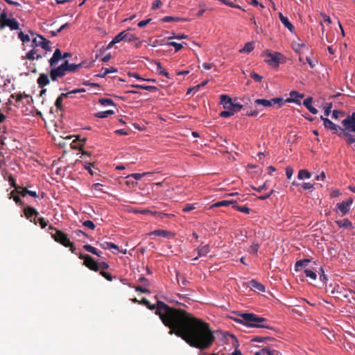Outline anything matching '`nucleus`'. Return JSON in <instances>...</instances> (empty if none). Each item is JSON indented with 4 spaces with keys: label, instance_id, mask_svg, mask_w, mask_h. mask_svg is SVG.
Wrapping results in <instances>:
<instances>
[{
    "label": "nucleus",
    "instance_id": "35",
    "mask_svg": "<svg viewBox=\"0 0 355 355\" xmlns=\"http://www.w3.org/2000/svg\"><path fill=\"white\" fill-rule=\"evenodd\" d=\"M311 177V173L306 169L300 170L298 172L297 178L300 180H303L304 178L308 179V178H310Z\"/></svg>",
    "mask_w": 355,
    "mask_h": 355
},
{
    "label": "nucleus",
    "instance_id": "60",
    "mask_svg": "<svg viewBox=\"0 0 355 355\" xmlns=\"http://www.w3.org/2000/svg\"><path fill=\"white\" fill-rule=\"evenodd\" d=\"M24 59H27L29 60H36L35 55H34V53L31 50L29 51L25 57H23Z\"/></svg>",
    "mask_w": 355,
    "mask_h": 355
},
{
    "label": "nucleus",
    "instance_id": "32",
    "mask_svg": "<svg viewBox=\"0 0 355 355\" xmlns=\"http://www.w3.org/2000/svg\"><path fill=\"white\" fill-rule=\"evenodd\" d=\"M64 98H67V94H60L55 102V105L58 110H62V101Z\"/></svg>",
    "mask_w": 355,
    "mask_h": 355
},
{
    "label": "nucleus",
    "instance_id": "30",
    "mask_svg": "<svg viewBox=\"0 0 355 355\" xmlns=\"http://www.w3.org/2000/svg\"><path fill=\"white\" fill-rule=\"evenodd\" d=\"M100 246L105 250L114 249L116 250H119V247L116 245H115L114 243H110V242L105 241V242L101 243Z\"/></svg>",
    "mask_w": 355,
    "mask_h": 355
},
{
    "label": "nucleus",
    "instance_id": "40",
    "mask_svg": "<svg viewBox=\"0 0 355 355\" xmlns=\"http://www.w3.org/2000/svg\"><path fill=\"white\" fill-rule=\"evenodd\" d=\"M162 21L164 22H171V21H184V19L177 17H171V16H166L162 19Z\"/></svg>",
    "mask_w": 355,
    "mask_h": 355
},
{
    "label": "nucleus",
    "instance_id": "14",
    "mask_svg": "<svg viewBox=\"0 0 355 355\" xmlns=\"http://www.w3.org/2000/svg\"><path fill=\"white\" fill-rule=\"evenodd\" d=\"M63 64H65L67 66V67H65V68H66V72L67 73L68 72H75L80 68L83 67L85 64V62H82L78 64H70L69 62V61L66 60L63 62Z\"/></svg>",
    "mask_w": 355,
    "mask_h": 355
},
{
    "label": "nucleus",
    "instance_id": "63",
    "mask_svg": "<svg viewBox=\"0 0 355 355\" xmlns=\"http://www.w3.org/2000/svg\"><path fill=\"white\" fill-rule=\"evenodd\" d=\"M37 220L42 228L46 227L48 225V221L46 220L43 217L39 218Z\"/></svg>",
    "mask_w": 355,
    "mask_h": 355
},
{
    "label": "nucleus",
    "instance_id": "36",
    "mask_svg": "<svg viewBox=\"0 0 355 355\" xmlns=\"http://www.w3.org/2000/svg\"><path fill=\"white\" fill-rule=\"evenodd\" d=\"M116 72V69L114 67L110 68H102L101 70V73L98 75L99 77H105L107 74L110 73H115Z\"/></svg>",
    "mask_w": 355,
    "mask_h": 355
},
{
    "label": "nucleus",
    "instance_id": "48",
    "mask_svg": "<svg viewBox=\"0 0 355 355\" xmlns=\"http://www.w3.org/2000/svg\"><path fill=\"white\" fill-rule=\"evenodd\" d=\"M259 248V245L258 243H253L251 246L250 247L248 252L250 253L257 254L258 252V250Z\"/></svg>",
    "mask_w": 355,
    "mask_h": 355
},
{
    "label": "nucleus",
    "instance_id": "54",
    "mask_svg": "<svg viewBox=\"0 0 355 355\" xmlns=\"http://www.w3.org/2000/svg\"><path fill=\"white\" fill-rule=\"evenodd\" d=\"M234 114L230 110H225L220 113V116L224 118L230 117Z\"/></svg>",
    "mask_w": 355,
    "mask_h": 355
},
{
    "label": "nucleus",
    "instance_id": "1",
    "mask_svg": "<svg viewBox=\"0 0 355 355\" xmlns=\"http://www.w3.org/2000/svg\"><path fill=\"white\" fill-rule=\"evenodd\" d=\"M147 307L150 310L155 309V314L170 329V334L180 337L191 347L206 348L214 340L209 323L185 310L171 307L159 300L156 305L150 303Z\"/></svg>",
    "mask_w": 355,
    "mask_h": 355
},
{
    "label": "nucleus",
    "instance_id": "7",
    "mask_svg": "<svg viewBox=\"0 0 355 355\" xmlns=\"http://www.w3.org/2000/svg\"><path fill=\"white\" fill-rule=\"evenodd\" d=\"M6 26H8L11 30H18L19 24L16 19L8 18L7 13L3 10L0 15V28Z\"/></svg>",
    "mask_w": 355,
    "mask_h": 355
},
{
    "label": "nucleus",
    "instance_id": "46",
    "mask_svg": "<svg viewBox=\"0 0 355 355\" xmlns=\"http://www.w3.org/2000/svg\"><path fill=\"white\" fill-rule=\"evenodd\" d=\"M151 173H150V172H146V173H132L131 175H129L128 177H132L136 180H139L141 178H143L147 175H150Z\"/></svg>",
    "mask_w": 355,
    "mask_h": 355
},
{
    "label": "nucleus",
    "instance_id": "23",
    "mask_svg": "<svg viewBox=\"0 0 355 355\" xmlns=\"http://www.w3.org/2000/svg\"><path fill=\"white\" fill-rule=\"evenodd\" d=\"M149 235L159 236L164 238H168L172 235L171 232L164 230H155L149 233Z\"/></svg>",
    "mask_w": 355,
    "mask_h": 355
},
{
    "label": "nucleus",
    "instance_id": "33",
    "mask_svg": "<svg viewBox=\"0 0 355 355\" xmlns=\"http://www.w3.org/2000/svg\"><path fill=\"white\" fill-rule=\"evenodd\" d=\"M236 203V200H221L217 202H215L213 205L214 207H220L223 206H228L230 205H232V206Z\"/></svg>",
    "mask_w": 355,
    "mask_h": 355
},
{
    "label": "nucleus",
    "instance_id": "10",
    "mask_svg": "<svg viewBox=\"0 0 355 355\" xmlns=\"http://www.w3.org/2000/svg\"><path fill=\"white\" fill-rule=\"evenodd\" d=\"M79 258L84 260L83 264L89 269L94 271H98V263L89 254H80Z\"/></svg>",
    "mask_w": 355,
    "mask_h": 355
},
{
    "label": "nucleus",
    "instance_id": "16",
    "mask_svg": "<svg viewBox=\"0 0 355 355\" xmlns=\"http://www.w3.org/2000/svg\"><path fill=\"white\" fill-rule=\"evenodd\" d=\"M329 289L331 295H342L345 288L338 284H330Z\"/></svg>",
    "mask_w": 355,
    "mask_h": 355
},
{
    "label": "nucleus",
    "instance_id": "43",
    "mask_svg": "<svg viewBox=\"0 0 355 355\" xmlns=\"http://www.w3.org/2000/svg\"><path fill=\"white\" fill-rule=\"evenodd\" d=\"M8 180L10 184V186L12 187H14L15 188V190L17 192L19 191V189H20L21 188V186H18L16 184V182H15V178H13V176L12 175H10L8 176Z\"/></svg>",
    "mask_w": 355,
    "mask_h": 355
},
{
    "label": "nucleus",
    "instance_id": "9",
    "mask_svg": "<svg viewBox=\"0 0 355 355\" xmlns=\"http://www.w3.org/2000/svg\"><path fill=\"white\" fill-rule=\"evenodd\" d=\"M266 60L265 61L270 66L277 67L281 62V60L284 58L282 53L278 52L271 53L267 51L265 53Z\"/></svg>",
    "mask_w": 355,
    "mask_h": 355
},
{
    "label": "nucleus",
    "instance_id": "31",
    "mask_svg": "<svg viewBox=\"0 0 355 355\" xmlns=\"http://www.w3.org/2000/svg\"><path fill=\"white\" fill-rule=\"evenodd\" d=\"M17 193V191L15 190H13L12 191H11V193L9 194V198L11 199L12 198L13 200L19 205L20 206H23L24 205V203L23 202L21 201V198H19V196L18 195H16L15 193Z\"/></svg>",
    "mask_w": 355,
    "mask_h": 355
},
{
    "label": "nucleus",
    "instance_id": "28",
    "mask_svg": "<svg viewBox=\"0 0 355 355\" xmlns=\"http://www.w3.org/2000/svg\"><path fill=\"white\" fill-rule=\"evenodd\" d=\"M33 49L31 51L35 55L36 60H40L46 55L44 51H41L38 47L31 46Z\"/></svg>",
    "mask_w": 355,
    "mask_h": 355
},
{
    "label": "nucleus",
    "instance_id": "2",
    "mask_svg": "<svg viewBox=\"0 0 355 355\" xmlns=\"http://www.w3.org/2000/svg\"><path fill=\"white\" fill-rule=\"evenodd\" d=\"M320 119L323 121L325 128L334 131V133H337L339 130L340 133L343 135L347 144H355V111L342 121L341 123L343 128L334 123L331 120L322 116H320Z\"/></svg>",
    "mask_w": 355,
    "mask_h": 355
},
{
    "label": "nucleus",
    "instance_id": "53",
    "mask_svg": "<svg viewBox=\"0 0 355 355\" xmlns=\"http://www.w3.org/2000/svg\"><path fill=\"white\" fill-rule=\"evenodd\" d=\"M273 338L271 337H261V336H256L254 338L252 339V341L254 342H263L266 340H272Z\"/></svg>",
    "mask_w": 355,
    "mask_h": 355
},
{
    "label": "nucleus",
    "instance_id": "11",
    "mask_svg": "<svg viewBox=\"0 0 355 355\" xmlns=\"http://www.w3.org/2000/svg\"><path fill=\"white\" fill-rule=\"evenodd\" d=\"M71 56L70 53H64L63 55L60 49H56L54 51L53 56L50 58L49 62V66H53L55 64H58L59 61L61 60L65 59Z\"/></svg>",
    "mask_w": 355,
    "mask_h": 355
},
{
    "label": "nucleus",
    "instance_id": "15",
    "mask_svg": "<svg viewBox=\"0 0 355 355\" xmlns=\"http://www.w3.org/2000/svg\"><path fill=\"white\" fill-rule=\"evenodd\" d=\"M304 96V94H300L296 91H291L290 92V98L285 100V102H295L300 104L299 98H302Z\"/></svg>",
    "mask_w": 355,
    "mask_h": 355
},
{
    "label": "nucleus",
    "instance_id": "62",
    "mask_svg": "<svg viewBox=\"0 0 355 355\" xmlns=\"http://www.w3.org/2000/svg\"><path fill=\"white\" fill-rule=\"evenodd\" d=\"M100 274H101V275H102L103 277H105L107 280H108L110 282L113 280V277L109 272H107L105 271H101Z\"/></svg>",
    "mask_w": 355,
    "mask_h": 355
},
{
    "label": "nucleus",
    "instance_id": "61",
    "mask_svg": "<svg viewBox=\"0 0 355 355\" xmlns=\"http://www.w3.org/2000/svg\"><path fill=\"white\" fill-rule=\"evenodd\" d=\"M162 6V2L161 0H155L152 5V10H157L159 8Z\"/></svg>",
    "mask_w": 355,
    "mask_h": 355
},
{
    "label": "nucleus",
    "instance_id": "44",
    "mask_svg": "<svg viewBox=\"0 0 355 355\" xmlns=\"http://www.w3.org/2000/svg\"><path fill=\"white\" fill-rule=\"evenodd\" d=\"M262 111H263L262 108H259V107L256 108L255 107V109L253 110H250V111L248 110L245 113V115L249 116H257L259 114V113Z\"/></svg>",
    "mask_w": 355,
    "mask_h": 355
},
{
    "label": "nucleus",
    "instance_id": "21",
    "mask_svg": "<svg viewBox=\"0 0 355 355\" xmlns=\"http://www.w3.org/2000/svg\"><path fill=\"white\" fill-rule=\"evenodd\" d=\"M339 227H344L349 230H353L354 225L347 218H344L340 220H336L335 222Z\"/></svg>",
    "mask_w": 355,
    "mask_h": 355
},
{
    "label": "nucleus",
    "instance_id": "42",
    "mask_svg": "<svg viewBox=\"0 0 355 355\" xmlns=\"http://www.w3.org/2000/svg\"><path fill=\"white\" fill-rule=\"evenodd\" d=\"M114 114V111L113 110H107V111H104V112H98L95 114V116L96 117H98V118H106L107 116H109L110 115H112Z\"/></svg>",
    "mask_w": 355,
    "mask_h": 355
},
{
    "label": "nucleus",
    "instance_id": "47",
    "mask_svg": "<svg viewBox=\"0 0 355 355\" xmlns=\"http://www.w3.org/2000/svg\"><path fill=\"white\" fill-rule=\"evenodd\" d=\"M168 46H173L175 48V52L179 51L183 47L182 44L178 43L175 42H169L167 44Z\"/></svg>",
    "mask_w": 355,
    "mask_h": 355
},
{
    "label": "nucleus",
    "instance_id": "34",
    "mask_svg": "<svg viewBox=\"0 0 355 355\" xmlns=\"http://www.w3.org/2000/svg\"><path fill=\"white\" fill-rule=\"evenodd\" d=\"M156 66H157V72L159 74L162 75L167 78H170L169 73L162 67L160 62H156Z\"/></svg>",
    "mask_w": 355,
    "mask_h": 355
},
{
    "label": "nucleus",
    "instance_id": "58",
    "mask_svg": "<svg viewBox=\"0 0 355 355\" xmlns=\"http://www.w3.org/2000/svg\"><path fill=\"white\" fill-rule=\"evenodd\" d=\"M250 77L256 82H261L263 77L255 72L250 73Z\"/></svg>",
    "mask_w": 355,
    "mask_h": 355
},
{
    "label": "nucleus",
    "instance_id": "20",
    "mask_svg": "<svg viewBox=\"0 0 355 355\" xmlns=\"http://www.w3.org/2000/svg\"><path fill=\"white\" fill-rule=\"evenodd\" d=\"M49 76L46 73H41L37 80L40 88H43L46 85H49Z\"/></svg>",
    "mask_w": 355,
    "mask_h": 355
},
{
    "label": "nucleus",
    "instance_id": "41",
    "mask_svg": "<svg viewBox=\"0 0 355 355\" xmlns=\"http://www.w3.org/2000/svg\"><path fill=\"white\" fill-rule=\"evenodd\" d=\"M98 102L103 106L114 105V101L110 98H102L99 99Z\"/></svg>",
    "mask_w": 355,
    "mask_h": 355
},
{
    "label": "nucleus",
    "instance_id": "57",
    "mask_svg": "<svg viewBox=\"0 0 355 355\" xmlns=\"http://www.w3.org/2000/svg\"><path fill=\"white\" fill-rule=\"evenodd\" d=\"M332 108V103H328L325 104L324 106V115L328 116L331 112V110Z\"/></svg>",
    "mask_w": 355,
    "mask_h": 355
},
{
    "label": "nucleus",
    "instance_id": "17",
    "mask_svg": "<svg viewBox=\"0 0 355 355\" xmlns=\"http://www.w3.org/2000/svg\"><path fill=\"white\" fill-rule=\"evenodd\" d=\"M196 250L198 251V256L193 259V261L197 260L200 257L206 256L210 251L209 246L208 245H200Z\"/></svg>",
    "mask_w": 355,
    "mask_h": 355
},
{
    "label": "nucleus",
    "instance_id": "12",
    "mask_svg": "<svg viewBox=\"0 0 355 355\" xmlns=\"http://www.w3.org/2000/svg\"><path fill=\"white\" fill-rule=\"evenodd\" d=\"M352 203L353 200L352 198H349L345 201H343L342 202L336 204V207L341 212L342 216H345L347 214Z\"/></svg>",
    "mask_w": 355,
    "mask_h": 355
},
{
    "label": "nucleus",
    "instance_id": "50",
    "mask_svg": "<svg viewBox=\"0 0 355 355\" xmlns=\"http://www.w3.org/2000/svg\"><path fill=\"white\" fill-rule=\"evenodd\" d=\"M83 248L86 251L91 252L94 254H97V250L94 247L92 246L91 245H89V244L84 245Z\"/></svg>",
    "mask_w": 355,
    "mask_h": 355
},
{
    "label": "nucleus",
    "instance_id": "3",
    "mask_svg": "<svg viewBox=\"0 0 355 355\" xmlns=\"http://www.w3.org/2000/svg\"><path fill=\"white\" fill-rule=\"evenodd\" d=\"M240 316L241 317V319L235 320L238 322L244 324L251 327L266 328L270 329H272V327L263 324L266 321L265 318L258 316L254 313H241Z\"/></svg>",
    "mask_w": 355,
    "mask_h": 355
},
{
    "label": "nucleus",
    "instance_id": "39",
    "mask_svg": "<svg viewBox=\"0 0 355 355\" xmlns=\"http://www.w3.org/2000/svg\"><path fill=\"white\" fill-rule=\"evenodd\" d=\"M304 273L305 274L306 277L311 278L312 280H315L317 278V275L315 271L312 270L309 268H305L304 270Z\"/></svg>",
    "mask_w": 355,
    "mask_h": 355
},
{
    "label": "nucleus",
    "instance_id": "37",
    "mask_svg": "<svg viewBox=\"0 0 355 355\" xmlns=\"http://www.w3.org/2000/svg\"><path fill=\"white\" fill-rule=\"evenodd\" d=\"M233 208L239 211H241V212H243V213H245V214H250V209L249 207H248L247 206H240V205H238L236 203H234V205H233Z\"/></svg>",
    "mask_w": 355,
    "mask_h": 355
},
{
    "label": "nucleus",
    "instance_id": "45",
    "mask_svg": "<svg viewBox=\"0 0 355 355\" xmlns=\"http://www.w3.org/2000/svg\"><path fill=\"white\" fill-rule=\"evenodd\" d=\"M270 101L272 106H273L275 104H277L279 107H282V105L284 104V102H285L283 98H274L270 99Z\"/></svg>",
    "mask_w": 355,
    "mask_h": 355
},
{
    "label": "nucleus",
    "instance_id": "5",
    "mask_svg": "<svg viewBox=\"0 0 355 355\" xmlns=\"http://www.w3.org/2000/svg\"><path fill=\"white\" fill-rule=\"evenodd\" d=\"M28 32L32 37L31 46L41 47L42 51H45V53H46L47 51H51V49L49 45L50 41L47 40L41 35L36 34L31 31Z\"/></svg>",
    "mask_w": 355,
    "mask_h": 355
},
{
    "label": "nucleus",
    "instance_id": "24",
    "mask_svg": "<svg viewBox=\"0 0 355 355\" xmlns=\"http://www.w3.org/2000/svg\"><path fill=\"white\" fill-rule=\"evenodd\" d=\"M279 19L282 23L291 32L294 31L295 28L293 25L289 21L288 19L284 16L282 13H279Z\"/></svg>",
    "mask_w": 355,
    "mask_h": 355
},
{
    "label": "nucleus",
    "instance_id": "8",
    "mask_svg": "<svg viewBox=\"0 0 355 355\" xmlns=\"http://www.w3.org/2000/svg\"><path fill=\"white\" fill-rule=\"evenodd\" d=\"M65 67L67 66L63 64V63L60 66H57V64L50 66L51 71L49 76L51 79L53 81H57L58 78L64 77L67 74Z\"/></svg>",
    "mask_w": 355,
    "mask_h": 355
},
{
    "label": "nucleus",
    "instance_id": "52",
    "mask_svg": "<svg viewBox=\"0 0 355 355\" xmlns=\"http://www.w3.org/2000/svg\"><path fill=\"white\" fill-rule=\"evenodd\" d=\"M188 36L184 34H178L176 35L175 33H172V35L168 37V40H171L173 38L178 39V40H182V39H186Z\"/></svg>",
    "mask_w": 355,
    "mask_h": 355
},
{
    "label": "nucleus",
    "instance_id": "13",
    "mask_svg": "<svg viewBox=\"0 0 355 355\" xmlns=\"http://www.w3.org/2000/svg\"><path fill=\"white\" fill-rule=\"evenodd\" d=\"M24 213L27 219L30 220L31 222H33L35 224H37L35 218L33 220L32 219L33 216L36 217L39 214L38 211L35 208L28 206L24 209Z\"/></svg>",
    "mask_w": 355,
    "mask_h": 355
},
{
    "label": "nucleus",
    "instance_id": "26",
    "mask_svg": "<svg viewBox=\"0 0 355 355\" xmlns=\"http://www.w3.org/2000/svg\"><path fill=\"white\" fill-rule=\"evenodd\" d=\"M130 29H128L127 31H123V35H124V42H133L138 40V37L129 32Z\"/></svg>",
    "mask_w": 355,
    "mask_h": 355
},
{
    "label": "nucleus",
    "instance_id": "4",
    "mask_svg": "<svg viewBox=\"0 0 355 355\" xmlns=\"http://www.w3.org/2000/svg\"><path fill=\"white\" fill-rule=\"evenodd\" d=\"M49 230H51L49 232L51 237L58 243L62 244L64 247L70 248V250L72 253H75L76 248L73 245V243L70 241L68 236L64 234L61 230H57L53 226L50 225L49 227Z\"/></svg>",
    "mask_w": 355,
    "mask_h": 355
},
{
    "label": "nucleus",
    "instance_id": "59",
    "mask_svg": "<svg viewBox=\"0 0 355 355\" xmlns=\"http://www.w3.org/2000/svg\"><path fill=\"white\" fill-rule=\"evenodd\" d=\"M141 89H145V90H147L149 92H156V91H157V87L155 86L143 85L141 86Z\"/></svg>",
    "mask_w": 355,
    "mask_h": 355
},
{
    "label": "nucleus",
    "instance_id": "22",
    "mask_svg": "<svg viewBox=\"0 0 355 355\" xmlns=\"http://www.w3.org/2000/svg\"><path fill=\"white\" fill-rule=\"evenodd\" d=\"M17 194L24 197L26 195H29L33 198H37L38 195L36 191H30L26 187H21L20 189L17 192Z\"/></svg>",
    "mask_w": 355,
    "mask_h": 355
},
{
    "label": "nucleus",
    "instance_id": "18",
    "mask_svg": "<svg viewBox=\"0 0 355 355\" xmlns=\"http://www.w3.org/2000/svg\"><path fill=\"white\" fill-rule=\"evenodd\" d=\"M313 98L308 97L304 100L303 105L304 107L312 114H316L318 113V110L312 106Z\"/></svg>",
    "mask_w": 355,
    "mask_h": 355
},
{
    "label": "nucleus",
    "instance_id": "49",
    "mask_svg": "<svg viewBox=\"0 0 355 355\" xmlns=\"http://www.w3.org/2000/svg\"><path fill=\"white\" fill-rule=\"evenodd\" d=\"M345 116V113L343 111L340 110H334L332 113V118L337 119L340 117H343Z\"/></svg>",
    "mask_w": 355,
    "mask_h": 355
},
{
    "label": "nucleus",
    "instance_id": "29",
    "mask_svg": "<svg viewBox=\"0 0 355 355\" xmlns=\"http://www.w3.org/2000/svg\"><path fill=\"white\" fill-rule=\"evenodd\" d=\"M310 262L309 259L299 260L295 263V268L296 271H300L302 269V267L306 266Z\"/></svg>",
    "mask_w": 355,
    "mask_h": 355
},
{
    "label": "nucleus",
    "instance_id": "56",
    "mask_svg": "<svg viewBox=\"0 0 355 355\" xmlns=\"http://www.w3.org/2000/svg\"><path fill=\"white\" fill-rule=\"evenodd\" d=\"M83 225L90 230H94L95 228V224L92 220H85L83 222Z\"/></svg>",
    "mask_w": 355,
    "mask_h": 355
},
{
    "label": "nucleus",
    "instance_id": "6",
    "mask_svg": "<svg viewBox=\"0 0 355 355\" xmlns=\"http://www.w3.org/2000/svg\"><path fill=\"white\" fill-rule=\"evenodd\" d=\"M220 104L223 105L225 110H230L234 114L239 112L243 107V105L233 102L232 99L227 95L220 96Z\"/></svg>",
    "mask_w": 355,
    "mask_h": 355
},
{
    "label": "nucleus",
    "instance_id": "38",
    "mask_svg": "<svg viewBox=\"0 0 355 355\" xmlns=\"http://www.w3.org/2000/svg\"><path fill=\"white\" fill-rule=\"evenodd\" d=\"M254 49V45L253 42H248L245 44L244 47L241 49L239 51L241 53H250Z\"/></svg>",
    "mask_w": 355,
    "mask_h": 355
},
{
    "label": "nucleus",
    "instance_id": "55",
    "mask_svg": "<svg viewBox=\"0 0 355 355\" xmlns=\"http://www.w3.org/2000/svg\"><path fill=\"white\" fill-rule=\"evenodd\" d=\"M113 40H114V42H116V44L121 41H124V35L123 31L116 35Z\"/></svg>",
    "mask_w": 355,
    "mask_h": 355
},
{
    "label": "nucleus",
    "instance_id": "64",
    "mask_svg": "<svg viewBox=\"0 0 355 355\" xmlns=\"http://www.w3.org/2000/svg\"><path fill=\"white\" fill-rule=\"evenodd\" d=\"M293 174V169L291 166H287L286 168V175L288 179H291Z\"/></svg>",
    "mask_w": 355,
    "mask_h": 355
},
{
    "label": "nucleus",
    "instance_id": "25",
    "mask_svg": "<svg viewBox=\"0 0 355 355\" xmlns=\"http://www.w3.org/2000/svg\"><path fill=\"white\" fill-rule=\"evenodd\" d=\"M254 355H279V352L276 350H270L267 347H264L257 352Z\"/></svg>",
    "mask_w": 355,
    "mask_h": 355
},
{
    "label": "nucleus",
    "instance_id": "51",
    "mask_svg": "<svg viewBox=\"0 0 355 355\" xmlns=\"http://www.w3.org/2000/svg\"><path fill=\"white\" fill-rule=\"evenodd\" d=\"M196 208V204H186L182 209L184 212H189Z\"/></svg>",
    "mask_w": 355,
    "mask_h": 355
},
{
    "label": "nucleus",
    "instance_id": "27",
    "mask_svg": "<svg viewBox=\"0 0 355 355\" xmlns=\"http://www.w3.org/2000/svg\"><path fill=\"white\" fill-rule=\"evenodd\" d=\"M250 284L252 288L256 289L261 292L265 291V286L256 280L250 281Z\"/></svg>",
    "mask_w": 355,
    "mask_h": 355
},
{
    "label": "nucleus",
    "instance_id": "19",
    "mask_svg": "<svg viewBox=\"0 0 355 355\" xmlns=\"http://www.w3.org/2000/svg\"><path fill=\"white\" fill-rule=\"evenodd\" d=\"M271 101L270 100L267 99H256L254 101V107L262 108L263 110L264 107H271Z\"/></svg>",
    "mask_w": 355,
    "mask_h": 355
}]
</instances>
